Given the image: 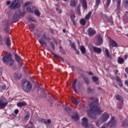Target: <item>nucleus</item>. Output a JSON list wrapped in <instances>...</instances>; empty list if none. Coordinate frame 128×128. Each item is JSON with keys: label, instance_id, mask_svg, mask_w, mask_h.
I'll return each mask as SVG.
<instances>
[{"label": "nucleus", "instance_id": "f257e3e1", "mask_svg": "<svg viewBox=\"0 0 128 128\" xmlns=\"http://www.w3.org/2000/svg\"><path fill=\"white\" fill-rule=\"evenodd\" d=\"M90 109L88 112V116L90 118H96V116H100L102 111L98 108V100L96 99L95 101L90 104Z\"/></svg>", "mask_w": 128, "mask_h": 128}, {"label": "nucleus", "instance_id": "9d476101", "mask_svg": "<svg viewBox=\"0 0 128 128\" xmlns=\"http://www.w3.org/2000/svg\"><path fill=\"white\" fill-rule=\"evenodd\" d=\"M101 118L103 122H106L110 118V115L106 113H104L102 115Z\"/></svg>", "mask_w": 128, "mask_h": 128}, {"label": "nucleus", "instance_id": "9b49d317", "mask_svg": "<svg viewBox=\"0 0 128 128\" xmlns=\"http://www.w3.org/2000/svg\"><path fill=\"white\" fill-rule=\"evenodd\" d=\"M52 54H53L54 56L58 60H62V62H64V59L62 57L54 54V52L50 51Z\"/></svg>", "mask_w": 128, "mask_h": 128}, {"label": "nucleus", "instance_id": "4d7b16f0", "mask_svg": "<svg viewBox=\"0 0 128 128\" xmlns=\"http://www.w3.org/2000/svg\"><path fill=\"white\" fill-rule=\"evenodd\" d=\"M0 46H4V43H2V37L0 35Z\"/></svg>", "mask_w": 128, "mask_h": 128}, {"label": "nucleus", "instance_id": "dca6fc26", "mask_svg": "<svg viewBox=\"0 0 128 128\" xmlns=\"http://www.w3.org/2000/svg\"><path fill=\"white\" fill-rule=\"evenodd\" d=\"M41 38L42 40H45L48 42L50 40V38L46 36V33H44L41 36Z\"/></svg>", "mask_w": 128, "mask_h": 128}, {"label": "nucleus", "instance_id": "1a4fd4ad", "mask_svg": "<svg viewBox=\"0 0 128 128\" xmlns=\"http://www.w3.org/2000/svg\"><path fill=\"white\" fill-rule=\"evenodd\" d=\"M82 126L84 128H88V120L86 117H84L82 119Z\"/></svg>", "mask_w": 128, "mask_h": 128}, {"label": "nucleus", "instance_id": "412c9836", "mask_svg": "<svg viewBox=\"0 0 128 128\" xmlns=\"http://www.w3.org/2000/svg\"><path fill=\"white\" fill-rule=\"evenodd\" d=\"M122 126H128V116L122 121Z\"/></svg>", "mask_w": 128, "mask_h": 128}, {"label": "nucleus", "instance_id": "4468645a", "mask_svg": "<svg viewBox=\"0 0 128 128\" xmlns=\"http://www.w3.org/2000/svg\"><path fill=\"white\" fill-rule=\"evenodd\" d=\"M92 48H93V51L94 52H96V54H102V48L96 47V46H92Z\"/></svg>", "mask_w": 128, "mask_h": 128}, {"label": "nucleus", "instance_id": "c756f323", "mask_svg": "<svg viewBox=\"0 0 128 128\" xmlns=\"http://www.w3.org/2000/svg\"><path fill=\"white\" fill-rule=\"evenodd\" d=\"M105 54L107 58H112V56L110 55V51L108 50V49L106 48Z\"/></svg>", "mask_w": 128, "mask_h": 128}, {"label": "nucleus", "instance_id": "ddd939ff", "mask_svg": "<svg viewBox=\"0 0 128 128\" xmlns=\"http://www.w3.org/2000/svg\"><path fill=\"white\" fill-rule=\"evenodd\" d=\"M70 6L72 8H76L78 6V0H70Z\"/></svg>", "mask_w": 128, "mask_h": 128}, {"label": "nucleus", "instance_id": "b1692460", "mask_svg": "<svg viewBox=\"0 0 128 128\" xmlns=\"http://www.w3.org/2000/svg\"><path fill=\"white\" fill-rule=\"evenodd\" d=\"M14 56H15V59L16 62H20V60H22V57H20V56H18V54L15 53L14 54Z\"/></svg>", "mask_w": 128, "mask_h": 128}, {"label": "nucleus", "instance_id": "0eeeda50", "mask_svg": "<svg viewBox=\"0 0 128 128\" xmlns=\"http://www.w3.org/2000/svg\"><path fill=\"white\" fill-rule=\"evenodd\" d=\"M87 32H88L89 36H94V34H96V30H94V29L92 28H89L88 29Z\"/></svg>", "mask_w": 128, "mask_h": 128}, {"label": "nucleus", "instance_id": "2f4dec72", "mask_svg": "<svg viewBox=\"0 0 128 128\" xmlns=\"http://www.w3.org/2000/svg\"><path fill=\"white\" fill-rule=\"evenodd\" d=\"M98 40L99 44H102V43L104 42V40H102V38L100 36H98Z\"/></svg>", "mask_w": 128, "mask_h": 128}, {"label": "nucleus", "instance_id": "f03ea898", "mask_svg": "<svg viewBox=\"0 0 128 128\" xmlns=\"http://www.w3.org/2000/svg\"><path fill=\"white\" fill-rule=\"evenodd\" d=\"M2 60L6 64H10V66H12L14 64V60H12V55L10 53H6L2 58Z\"/></svg>", "mask_w": 128, "mask_h": 128}, {"label": "nucleus", "instance_id": "2eb2a0df", "mask_svg": "<svg viewBox=\"0 0 128 128\" xmlns=\"http://www.w3.org/2000/svg\"><path fill=\"white\" fill-rule=\"evenodd\" d=\"M115 80L116 82L118 83L119 86H120V88H122L124 85L122 84V79H120V76H116Z\"/></svg>", "mask_w": 128, "mask_h": 128}, {"label": "nucleus", "instance_id": "f3484780", "mask_svg": "<svg viewBox=\"0 0 128 128\" xmlns=\"http://www.w3.org/2000/svg\"><path fill=\"white\" fill-rule=\"evenodd\" d=\"M76 84H78V80H74L72 84V88L75 92H78V90H76Z\"/></svg>", "mask_w": 128, "mask_h": 128}, {"label": "nucleus", "instance_id": "37998d69", "mask_svg": "<svg viewBox=\"0 0 128 128\" xmlns=\"http://www.w3.org/2000/svg\"><path fill=\"white\" fill-rule=\"evenodd\" d=\"M30 30H34V28H36V26H34V24H30L29 25Z\"/></svg>", "mask_w": 128, "mask_h": 128}, {"label": "nucleus", "instance_id": "f704fd0d", "mask_svg": "<svg viewBox=\"0 0 128 128\" xmlns=\"http://www.w3.org/2000/svg\"><path fill=\"white\" fill-rule=\"evenodd\" d=\"M92 16V12H90L87 14H86L85 16V20H88L90 18V16Z\"/></svg>", "mask_w": 128, "mask_h": 128}, {"label": "nucleus", "instance_id": "e433bc0d", "mask_svg": "<svg viewBox=\"0 0 128 128\" xmlns=\"http://www.w3.org/2000/svg\"><path fill=\"white\" fill-rule=\"evenodd\" d=\"M10 44H12V43H10V39L8 38L6 40V46H10Z\"/></svg>", "mask_w": 128, "mask_h": 128}, {"label": "nucleus", "instance_id": "3c124183", "mask_svg": "<svg viewBox=\"0 0 128 128\" xmlns=\"http://www.w3.org/2000/svg\"><path fill=\"white\" fill-rule=\"evenodd\" d=\"M100 4V0H96L95 6H96V8H98Z\"/></svg>", "mask_w": 128, "mask_h": 128}, {"label": "nucleus", "instance_id": "a19ab883", "mask_svg": "<svg viewBox=\"0 0 128 128\" xmlns=\"http://www.w3.org/2000/svg\"><path fill=\"white\" fill-rule=\"evenodd\" d=\"M72 120H78V114H76L75 116H72Z\"/></svg>", "mask_w": 128, "mask_h": 128}, {"label": "nucleus", "instance_id": "a211bd4d", "mask_svg": "<svg viewBox=\"0 0 128 128\" xmlns=\"http://www.w3.org/2000/svg\"><path fill=\"white\" fill-rule=\"evenodd\" d=\"M70 46L71 48H74V52H76V54H80V50L76 49V44L74 43H72L70 44Z\"/></svg>", "mask_w": 128, "mask_h": 128}, {"label": "nucleus", "instance_id": "473e14b6", "mask_svg": "<svg viewBox=\"0 0 128 128\" xmlns=\"http://www.w3.org/2000/svg\"><path fill=\"white\" fill-rule=\"evenodd\" d=\"M110 0H106L105 4L104 5V7L105 8H108L110 4Z\"/></svg>", "mask_w": 128, "mask_h": 128}, {"label": "nucleus", "instance_id": "79ce46f5", "mask_svg": "<svg viewBox=\"0 0 128 128\" xmlns=\"http://www.w3.org/2000/svg\"><path fill=\"white\" fill-rule=\"evenodd\" d=\"M84 80L86 84H87V86H88V84H90V80H88V78L84 77Z\"/></svg>", "mask_w": 128, "mask_h": 128}, {"label": "nucleus", "instance_id": "4be33fe9", "mask_svg": "<svg viewBox=\"0 0 128 128\" xmlns=\"http://www.w3.org/2000/svg\"><path fill=\"white\" fill-rule=\"evenodd\" d=\"M34 6H28L26 8V10L27 12H34Z\"/></svg>", "mask_w": 128, "mask_h": 128}, {"label": "nucleus", "instance_id": "864d4df0", "mask_svg": "<svg viewBox=\"0 0 128 128\" xmlns=\"http://www.w3.org/2000/svg\"><path fill=\"white\" fill-rule=\"evenodd\" d=\"M122 96H120V94H118L117 96H116V100H122Z\"/></svg>", "mask_w": 128, "mask_h": 128}, {"label": "nucleus", "instance_id": "6e6d98bb", "mask_svg": "<svg viewBox=\"0 0 128 128\" xmlns=\"http://www.w3.org/2000/svg\"><path fill=\"white\" fill-rule=\"evenodd\" d=\"M0 88L2 90H4L6 88V85L4 84L2 86H0Z\"/></svg>", "mask_w": 128, "mask_h": 128}, {"label": "nucleus", "instance_id": "49530a36", "mask_svg": "<svg viewBox=\"0 0 128 128\" xmlns=\"http://www.w3.org/2000/svg\"><path fill=\"white\" fill-rule=\"evenodd\" d=\"M50 44L51 45L52 50H56V46L54 45V44L52 42H50Z\"/></svg>", "mask_w": 128, "mask_h": 128}, {"label": "nucleus", "instance_id": "393cba45", "mask_svg": "<svg viewBox=\"0 0 128 128\" xmlns=\"http://www.w3.org/2000/svg\"><path fill=\"white\" fill-rule=\"evenodd\" d=\"M80 50L83 54H86V47H84V46H80Z\"/></svg>", "mask_w": 128, "mask_h": 128}, {"label": "nucleus", "instance_id": "13d9d810", "mask_svg": "<svg viewBox=\"0 0 128 128\" xmlns=\"http://www.w3.org/2000/svg\"><path fill=\"white\" fill-rule=\"evenodd\" d=\"M88 92H92V89L90 88V86H89L87 88Z\"/></svg>", "mask_w": 128, "mask_h": 128}, {"label": "nucleus", "instance_id": "ea45409f", "mask_svg": "<svg viewBox=\"0 0 128 128\" xmlns=\"http://www.w3.org/2000/svg\"><path fill=\"white\" fill-rule=\"evenodd\" d=\"M44 96H46V92H44V90H42L41 93H40V97L44 98Z\"/></svg>", "mask_w": 128, "mask_h": 128}, {"label": "nucleus", "instance_id": "cd10ccee", "mask_svg": "<svg viewBox=\"0 0 128 128\" xmlns=\"http://www.w3.org/2000/svg\"><path fill=\"white\" fill-rule=\"evenodd\" d=\"M39 44H40V46L44 48V46H46V42L44 40H38Z\"/></svg>", "mask_w": 128, "mask_h": 128}, {"label": "nucleus", "instance_id": "0e129e2a", "mask_svg": "<svg viewBox=\"0 0 128 128\" xmlns=\"http://www.w3.org/2000/svg\"><path fill=\"white\" fill-rule=\"evenodd\" d=\"M116 6H117L116 10H120V5L117 4Z\"/></svg>", "mask_w": 128, "mask_h": 128}, {"label": "nucleus", "instance_id": "a18cd8bd", "mask_svg": "<svg viewBox=\"0 0 128 128\" xmlns=\"http://www.w3.org/2000/svg\"><path fill=\"white\" fill-rule=\"evenodd\" d=\"M92 82H98V78L96 76H92Z\"/></svg>", "mask_w": 128, "mask_h": 128}, {"label": "nucleus", "instance_id": "39448f33", "mask_svg": "<svg viewBox=\"0 0 128 128\" xmlns=\"http://www.w3.org/2000/svg\"><path fill=\"white\" fill-rule=\"evenodd\" d=\"M8 104V101L6 100V98L2 96L0 98V109L4 110L6 108V106Z\"/></svg>", "mask_w": 128, "mask_h": 128}, {"label": "nucleus", "instance_id": "774afa93", "mask_svg": "<svg viewBox=\"0 0 128 128\" xmlns=\"http://www.w3.org/2000/svg\"><path fill=\"white\" fill-rule=\"evenodd\" d=\"M36 36H37L38 38H40V34L36 33Z\"/></svg>", "mask_w": 128, "mask_h": 128}, {"label": "nucleus", "instance_id": "7c9ffc66", "mask_svg": "<svg viewBox=\"0 0 128 128\" xmlns=\"http://www.w3.org/2000/svg\"><path fill=\"white\" fill-rule=\"evenodd\" d=\"M80 22L82 26H86V20H84V18H82L80 20Z\"/></svg>", "mask_w": 128, "mask_h": 128}, {"label": "nucleus", "instance_id": "5fc2aeb1", "mask_svg": "<svg viewBox=\"0 0 128 128\" xmlns=\"http://www.w3.org/2000/svg\"><path fill=\"white\" fill-rule=\"evenodd\" d=\"M71 108H70V106H66L65 108V110H66V112H68L70 110H71Z\"/></svg>", "mask_w": 128, "mask_h": 128}, {"label": "nucleus", "instance_id": "4c0bfd02", "mask_svg": "<svg viewBox=\"0 0 128 128\" xmlns=\"http://www.w3.org/2000/svg\"><path fill=\"white\" fill-rule=\"evenodd\" d=\"M34 14L35 16H40V10H34Z\"/></svg>", "mask_w": 128, "mask_h": 128}, {"label": "nucleus", "instance_id": "c03bdc74", "mask_svg": "<svg viewBox=\"0 0 128 128\" xmlns=\"http://www.w3.org/2000/svg\"><path fill=\"white\" fill-rule=\"evenodd\" d=\"M108 22H109L110 24H114V21L112 20V17L111 16L110 18H108L107 19Z\"/></svg>", "mask_w": 128, "mask_h": 128}, {"label": "nucleus", "instance_id": "052dcab7", "mask_svg": "<svg viewBox=\"0 0 128 128\" xmlns=\"http://www.w3.org/2000/svg\"><path fill=\"white\" fill-rule=\"evenodd\" d=\"M14 114H18V112H20V110H18V109H16V110H14Z\"/></svg>", "mask_w": 128, "mask_h": 128}, {"label": "nucleus", "instance_id": "680f3d73", "mask_svg": "<svg viewBox=\"0 0 128 128\" xmlns=\"http://www.w3.org/2000/svg\"><path fill=\"white\" fill-rule=\"evenodd\" d=\"M24 14H26V12L24 11L22 12H20V16H24Z\"/></svg>", "mask_w": 128, "mask_h": 128}, {"label": "nucleus", "instance_id": "c9c22d12", "mask_svg": "<svg viewBox=\"0 0 128 128\" xmlns=\"http://www.w3.org/2000/svg\"><path fill=\"white\" fill-rule=\"evenodd\" d=\"M70 18L72 20H74V18H76V15H74V12H70Z\"/></svg>", "mask_w": 128, "mask_h": 128}, {"label": "nucleus", "instance_id": "423d86ee", "mask_svg": "<svg viewBox=\"0 0 128 128\" xmlns=\"http://www.w3.org/2000/svg\"><path fill=\"white\" fill-rule=\"evenodd\" d=\"M108 125H110V128H116V122L114 120V116H112L110 120L108 123Z\"/></svg>", "mask_w": 128, "mask_h": 128}, {"label": "nucleus", "instance_id": "5701e85b", "mask_svg": "<svg viewBox=\"0 0 128 128\" xmlns=\"http://www.w3.org/2000/svg\"><path fill=\"white\" fill-rule=\"evenodd\" d=\"M18 108H22V106H26V102H19L16 104Z\"/></svg>", "mask_w": 128, "mask_h": 128}, {"label": "nucleus", "instance_id": "de8ad7c7", "mask_svg": "<svg viewBox=\"0 0 128 128\" xmlns=\"http://www.w3.org/2000/svg\"><path fill=\"white\" fill-rule=\"evenodd\" d=\"M4 32H6V34H8L10 32V27L8 26H6V28L4 30Z\"/></svg>", "mask_w": 128, "mask_h": 128}, {"label": "nucleus", "instance_id": "e2e57ef3", "mask_svg": "<svg viewBox=\"0 0 128 128\" xmlns=\"http://www.w3.org/2000/svg\"><path fill=\"white\" fill-rule=\"evenodd\" d=\"M122 4V0H117V4L120 5Z\"/></svg>", "mask_w": 128, "mask_h": 128}, {"label": "nucleus", "instance_id": "aec40b11", "mask_svg": "<svg viewBox=\"0 0 128 128\" xmlns=\"http://www.w3.org/2000/svg\"><path fill=\"white\" fill-rule=\"evenodd\" d=\"M18 16L17 14H15L12 18V20L13 21V22H18Z\"/></svg>", "mask_w": 128, "mask_h": 128}, {"label": "nucleus", "instance_id": "a878e982", "mask_svg": "<svg viewBox=\"0 0 128 128\" xmlns=\"http://www.w3.org/2000/svg\"><path fill=\"white\" fill-rule=\"evenodd\" d=\"M76 13L78 14V16H82V12H80V4H78L77 6Z\"/></svg>", "mask_w": 128, "mask_h": 128}, {"label": "nucleus", "instance_id": "58836bf2", "mask_svg": "<svg viewBox=\"0 0 128 128\" xmlns=\"http://www.w3.org/2000/svg\"><path fill=\"white\" fill-rule=\"evenodd\" d=\"M30 112H28L26 116L24 117V120H30Z\"/></svg>", "mask_w": 128, "mask_h": 128}, {"label": "nucleus", "instance_id": "603ef678", "mask_svg": "<svg viewBox=\"0 0 128 128\" xmlns=\"http://www.w3.org/2000/svg\"><path fill=\"white\" fill-rule=\"evenodd\" d=\"M124 24H128V16H125L123 18Z\"/></svg>", "mask_w": 128, "mask_h": 128}, {"label": "nucleus", "instance_id": "20e7f679", "mask_svg": "<svg viewBox=\"0 0 128 128\" xmlns=\"http://www.w3.org/2000/svg\"><path fill=\"white\" fill-rule=\"evenodd\" d=\"M22 4L18 0H13L10 6V8L11 10H16V8H20Z\"/></svg>", "mask_w": 128, "mask_h": 128}, {"label": "nucleus", "instance_id": "09e8293b", "mask_svg": "<svg viewBox=\"0 0 128 128\" xmlns=\"http://www.w3.org/2000/svg\"><path fill=\"white\" fill-rule=\"evenodd\" d=\"M32 2L30 1H27L25 2L24 4V6H30V4H32Z\"/></svg>", "mask_w": 128, "mask_h": 128}, {"label": "nucleus", "instance_id": "c85d7f7f", "mask_svg": "<svg viewBox=\"0 0 128 128\" xmlns=\"http://www.w3.org/2000/svg\"><path fill=\"white\" fill-rule=\"evenodd\" d=\"M118 64H124V58L118 57Z\"/></svg>", "mask_w": 128, "mask_h": 128}, {"label": "nucleus", "instance_id": "6e6552de", "mask_svg": "<svg viewBox=\"0 0 128 128\" xmlns=\"http://www.w3.org/2000/svg\"><path fill=\"white\" fill-rule=\"evenodd\" d=\"M39 122H42L43 124H46V126H48V124H52V120L50 119H48L46 120V119L40 118L39 119Z\"/></svg>", "mask_w": 128, "mask_h": 128}, {"label": "nucleus", "instance_id": "bf43d9fd", "mask_svg": "<svg viewBox=\"0 0 128 128\" xmlns=\"http://www.w3.org/2000/svg\"><path fill=\"white\" fill-rule=\"evenodd\" d=\"M28 20H30V22H36V20H34V18H28Z\"/></svg>", "mask_w": 128, "mask_h": 128}, {"label": "nucleus", "instance_id": "7ed1b4c3", "mask_svg": "<svg viewBox=\"0 0 128 128\" xmlns=\"http://www.w3.org/2000/svg\"><path fill=\"white\" fill-rule=\"evenodd\" d=\"M32 86L30 84V82H28V80H25L22 82V88L24 92H30L32 90Z\"/></svg>", "mask_w": 128, "mask_h": 128}, {"label": "nucleus", "instance_id": "72a5a7b5", "mask_svg": "<svg viewBox=\"0 0 128 128\" xmlns=\"http://www.w3.org/2000/svg\"><path fill=\"white\" fill-rule=\"evenodd\" d=\"M123 106H124V101H122V103H119L117 105V108L119 110H122Z\"/></svg>", "mask_w": 128, "mask_h": 128}, {"label": "nucleus", "instance_id": "338daca9", "mask_svg": "<svg viewBox=\"0 0 128 128\" xmlns=\"http://www.w3.org/2000/svg\"><path fill=\"white\" fill-rule=\"evenodd\" d=\"M124 84H125L126 86H127L128 87V80H125V82H124Z\"/></svg>", "mask_w": 128, "mask_h": 128}, {"label": "nucleus", "instance_id": "bb28decb", "mask_svg": "<svg viewBox=\"0 0 128 128\" xmlns=\"http://www.w3.org/2000/svg\"><path fill=\"white\" fill-rule=\"evenodd\" d=\"M72 102L74 104H76V106H78V104H80V101L77 100L76 98H72Z\"/></svg>", "mask_w": 128, "mask_h": 128}, {"label": "nucleus", "instance_id": "f8f14e48", "mask_svg": "<svg viewBox=\"0 0 128 128\" xmlns=\"http://www.w3.org/2000/svg\"><path fill=\"white\" fill-rule=\"evenodd\" d=\"M109 46L116 48V46H118V43H116V42L114 40L110 39L109 42Z\"/></svg>", "mask_w": 128, "mask_h": 128}, {"label": "nucleus", "instance_id": "8fccbe9b", "mask_svg": "<svg viewBox=\"0 0 128 128\" xmlns=\"http://www.w3.org/2000/svg\"><path fill=\"white\" fill-rule=\"evenodd\" d=\"M124 6H125V8L128 7V0H124Z\"/></svg>", "mask_w": 128, "mask_h": 128}, {"label": "nucleus", "instance_id": "6ab92c4d", "mask_svg": "<svg viewBox=\"0 0 128 128\" xmlns=\"http://www.w3.org/2000/svg\"><path fill=\"white\" fill-rule=\"evenodd\" d=\"M82 6L83 8V10H88V4L86 3V0H83L82 2Z\"/></svg>", "mask_w": 128, "mask_h": 128}, {"label": "nucleus", "instance_id": "69168bd1", "mask_svg": "<svg viewBox=\"0 0 128 128\" xmlns=\"http://www.w3.org/2000/svg\"><path fill=\"white\" fill-rule=\"evenodd\" d=\"M128 54H126L124 56V58L125 60H128Z\"/></svg>", "mask_w": 128, "mask_h": 128}]
</instances>
